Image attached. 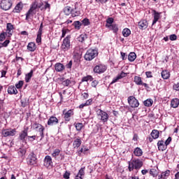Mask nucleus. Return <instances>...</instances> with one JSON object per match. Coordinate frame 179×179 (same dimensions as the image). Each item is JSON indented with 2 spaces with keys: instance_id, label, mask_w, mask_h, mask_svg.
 <instances>
[{
  "instance_id": "59",
  "label": "nucleus",
  "mask_w": 179,
  "mask_h": 179,
  "mask_svg": "<svg viewBox=\"0 0 179 179\" xmlns=\"http://www.w3.org/2000/svg\"><path fill=\"white\" fill-rule=\"evenodd\" d=\"M169 40H171V41H176V40H177V35L176 34H171L169 36Z\"/></svg>"
},
{
  "instance_id": "11",
  "label": "nucleus",
  "mask_w": 179,
  "mask_h": 179,
  "mask_svg": "<svg viewBox=\"0 0 179 179\" xmlns=\"http://www.w3.org/2000/svg\"><path fill=\"white\" fill-rule=\"evenodd\" d=\"M29 136V127L24 128V129L19 134L18 139L22 143L26 142V138Z\"/></svg>"
},
{
  "instance_id": "10",
  "label": "nucleus",
  "mask_w": 179,
  "mask_h": 179,
  "mask_svg": "<svg viewBox=\"0 0 179 179\" xmlns=\"http://www.w3.org/2000/svg\"><path fill=\"white\" fill-rule=\"evenodd\" d=\"M34 129H38V132L40 134V136L41 139L44 138V131H45V127L43 126V124L37 123V122H35L32 125Z\"/></svg>"
},
{
  "instance_id": "51",
  "label": "nucleus",
  "mask_w": 179,
  "mask_h": 179,
  "mask_svg": "<svg viewBox=\"0 0 179 179\" xmlns=\"http://www.w3.org/2000/svg\"><path fill=\"white\" fill-rule=\"evenodd\" d=\"M23 80H20L18 83L15 84V88L16 89H22L23 87Z\"/></svg>"
},
{
  "instance_id": "28",
  "label": "nucleus",
  "mask_w": 179,
  "mask_h": 179,
  "mask_svg": "<svg viewBox=\"0 0 179 179\" xmlns=\"http://www.w3.org/2000/svg\"><path fill=\"white\" fill-rule=\"evenodd\" d=\"M134 156H136L137 157H141L143 155V151L141 148L137 147L134 150Z\"/></svg>"
},
{
  "instance_id": "35",
  "label": "nucleus",
  "mask_w": 179,
  "mask_h": 179,
  "mask_svg": "<svg viewBox=\"0 0 179 179\" xmlns=\"http://www.w3.org/2000/svg\"><path fill=\"white\" fill-rule=\"evenodd\" d=\"M74 127H75L76 131H78V132H80V131H82V129H83L85 125H83V123L75 122Z\"/></svg>"
},
{
  "instance_id": "4",
  "label": "nucleus",
  "mask_w": 179,
  "mask_h": 179,
  "mask_svg": "<svg viewBox=\"0 0 179 179\" xmlns=\"http://www.w3.org/2000/svg\"><path fill=\"white\" fill-rule=\"evenodd\" d=\"M99 55V52L96 49H89L85 56L84 58L85 61H92V59H94L96 57Z\"/></svg>"
},
{
  "instance_id": "50",
  "label": "nucleus",
  "mask_w": 179,
  "mask_h": 179,
  "mask_svg": "<svg viewBox=\"0 0 179 179\" xmlns=\"http://www.w3.org/2000/svg\"><path fill=\"white\" fill-rule=\"evenodd\" d=\"M6 36H8V34L6 32H2L0 34V41H3L5 38H6Z\"/></svg>"
},
{
  "instance_id": "16",
  "label": "nucleus",
  "mask_w": 179,
  "mask_h": 179,
  "mask_svg": "<svg viewBox=\"0 0 179 179\" xmlns=\"http://www.w3.org/2000/svg\"><path fill=\"white\" fill-rule=\"evenodd\" d=\"M43 166L48 169V167H51L52 166V158L51 156L46 155L43 160Z\"/></svg>"
},
{
  "instance_id": "34",
  "label": "nucleus",
  "mask_w": 179,
  "mask_h": 179,
  "mask_svg": "<svg viewBox=\"0 0 179 179\" xmlns=\"http://www.w3.org/2000/svg\"><path fill=\"white\" fill-rule=\"evenodd\" d=\"M151 136L154 139H157L160 136V132L157 129H153L150 134Z\"/></svg>"
},
{
  "instance_id": "60",
  "label": "nucleus",
  "mask_w": 179,
  "mask_h": 179,
  "mask_svg": "<svg viewBox=\"0 0 179 179\" xmlns=\"http://www.w3.org/2000/svg\"><path fill=\"white\" fill-rule=\"evenodd\" d=\"M82 96L83 100H87V99H89V93L84 92L82 94Z\"/></svg>"
},
{
  "instance_id": "20",
  "label": "nucleus",
  "mask_w": 179,
  "mask_h": 179,
  "mask_svg": "<svg viewBox=\"0 0 179 179\" xmlns=\"http://www.w3.org/2000/svg\"><path fill=\"white\" fill-rule=\"evenodd\" d=\"M157 146L158 150H159V152H164V150L167 149V146L163 140H160L157 142Z\"/></svg>"
},
{
  "instance_id": "45",
  "label": "nucleus",
  "mask_w": 179,
  "mask_h": 179,
  "mask_svg": "<svg viewBox=\"0 0 179 179\" xmlns=\"http://www.w3.org/2000/svg\"><path fill=\"white\" fill-rule=\"evenodd\" d=\"M80 15V11L77 10L76 8L75 9L73 8L71 11V17H76V16H79Z\"/></svg>"
},
{
  "instance_id": "47",
  "label": "nucleus",
  "mask_w": 179,
  "mask_h": 179,
  "mask_svg": "<svg viewBox=\"0 0 179 179\" xmlns=\"http://www.w3.org/2000/svg\"><path fill=\"white\" fill-rule=\"evenodd\" d=\"M44 3L45 5L43 9H44V10H48V11H50V10L51 9V4H50L48 1H44Z\"/></svg>"
},
{
  "instance_id": "38",
  "label": "nucleus",
  "mask_w": 179,
  "mask_h": 179,
  "mask_svg": "<svg viewBox=\"0 0 179 179\" xmlns=\"http://www.w3.org/2000/svg\"><path fill=\"white\" fill-rule=\"evenodd\" d=\"M128 59L130 62H134L136 59V54L135 52H130L128 55Z\"/></svg>"
},
{
  "instance_id": "6",
  "label": "nucleus",
  "mask_w": 179,
  "mask_h": 179,
  "mask_svg": "<svg viewBox=\"0 0 179 179\" xmlns=\"http://www.w3.org/2000/svg\"><path fill=\"white\" fill-rule=\"evenodd\" d=\"M127 101L131 108H138L139 107V101L134 96H129Z\"/></svg>"
},
{
  "instance_id": "57",
  "label": "nucleus",
  "mask_w": 179,
  "mask_h": 179,
  "mask_svg": "<svg viewBox=\"0 0 179 179\" xmlns=\"http://www.w3.org/2000/svg\"><path fill=\"white\" fill-rule=\"evenodd\" d=\"M97 85H99V80H93L91 83V86L92 87H97Z\"/></svg>"
},
{
  "instance_id": "14",
  "label": "nucleus",
  "mask_w": 179,
  "mask_h": 179,
  "mask_svg": "<svg viewBox=\"0 0 179 179\" xmlns=\"http://www.w3.org/2000/svg\"><path fill=\"white\" fill-rule=\"evenodd\" d=\"M134 82L138 86H144L145 89H149V85L143 83V81H142V77L141 76H134Z\"/></svg>"
},
{
  "instance_id": "46",
  "label": "nucleus",
  "mask_w": 179,
  "mask_h": 179,
  "mask_svg": "<svg viewBox=\"0 0 179 179\" xmlns=\"http://www.w3.org/2000/svg\"><path fill=\"white\" fill-rule=\"evenodd\" d=\"M21 106L23 108L27 107V106H29V100L27 99V98H24L21 99Z\"/></svg>"
},
{
  "instance_id": "18",
  "label": "nucleus",
  "mask_w": 179,
  "mask_h": 179,
  "mask_svg": "<svg viewBox=\"0 0 179 179\" xmlns=\"http://www.w3.org/2000/svg\"><path fill=\"white\" fill-rule=\"evenodd\" d=\"M13 29H15V27H13V24H12V23H7L6 33L8 37H12V34L13 33Z\"/></svg>"
},
{
  "instance_id": "64",
  "label": "nucleus",
  "mask_w": 179,
  "mask_h": 179,
  "mask_svg": "<svg viewBox=\"0 0 179 179\" xmlns=\"http://www.w3.org/2000/svg\"><path fill=\"white\" fill-rule=\"evenodd\" d=\"M173 90H176V92H179V83L173 85Z\"/></svg>"
},
{
  "instance_id": "33",
  "label": "nucleus",
  "mask_w": 179,
  "mask_h": 179,
  "mask_svg": "<svg viewBox=\"0 0 179 179\" xmlns=\"http://www.w3.org/2000/svg\"><path fill=\"white\" fill-rule=\"evenodd\" d=\"M179 106V99L177 98L173 99L171 101V106L173 107V108H177Z\"/></svg>"
},
{
  "instance_id": "13",
  "label": "nucleus",
  "mask_w": 179,
  "mask_h": 179,
  "mask_svg": "<svg viewBox=\"0 0 179 179\" xmlns=\"http://www.w3.org/2000/svg\"><path fill=\"white\" fill-rule=\"evenodd\" d=\"M1 134L4 138L8 136H15L16 135V129H6L1 132Z\"/></svg>"
},
{
  "instance_id": "49",
  "label": "nucleus",
  "mask_w": 179,
  "mask_h": 179,
  "mask_svg": "<svg viewBox=\"0 0 179 179\" xmlns=\"http://www.w3.org/2000/svg\"><path fill=\"white\" fill-rule=\"evenodd\" d=\"M18 155H19V156L22 157V156H24L26 155V150L20 148L18 150Z\"/></svg>"
},
{
  "instance_id": "55",
  "label": "nucleus",
  "mask_w": 179,
  "mask_h": 179,
  "mask_svg": "<svg viewBox=\"0 0 179 179\" xmlns=\"http://www.w3.org/2000/svg\"><path fill=\"white\" fill-rule=\"evenodd\" d=\"M37 138V136H28V140L29 142H34L36 141V138Z\"/></svg>"
},
{
  "instance_id": "58",
  "label": "nucleus",
  "mask_w": 179,
  "mask_h": 179,
  "mask_svg": "<svg viewBox=\"0 0 179 179\" xmlns=\"http://www.w3.org/2000/svg\"><path fill=\"white\" fill-rule=\"evenodd\" d=\"M114 22V18L113 17H109L106 20V24H113Z\"/></svg>"
},
{
  "instance_id": "8",
  "label": "nucleus",
  "mask_w": 179,
  "mask_h": 179,
  "mask_svg": "<svg viewBox=\"0 0 179 179\" xmlns=\"http://www.w3.org/2000/svg\"><path fill=\"white\" fill-rule=\"evenodd\" d=\"M98 117H100V120L103 122H107L108 121L109 115L107 112L101 110V109H98L96 111Z\"/></svg>"
},
{
  "instance_id": "37",
  "label": "nucleus",
  "mask_w": 179,
  "mask_h": 179,
  "mask_svg": "<svg viewBox=\"0 0 179 179\" xmlns=\"http://www.w3.org/2000/svg\"><path fill=\"white\" fill-rule=\"evenodd\" d=\"M162 78H164V80L169 79L170 78V72L167 70H164L162 71Z\"/></svg>"
},
{
  "instance_id": "9",
  "label": "nucleus",
  "mask_w": 179,
  "mask_h": 179,
  "mask_svg": "<svg viewBox=\"0 0 179 179\" xmlns=\"http://www.w3.org/2000/svg\"><path fill=\"white\" fill-rule=\"evenodd\" d=\"M12 0H1L0 3V8L3 10H9L12 8Z\"/></svg>"
},
{
  "instance_id": "52",
  "label": "nucleus",
  "mask_w": 179,
  "mask_h": 179,
  "mask_svg": "<svg viewBox=\"0 0 179 179\" xmlns=\"http://www.w3.org/2000/svg\"><path fill=\"white\" fill-rule=\"evenodd\" d=\"M85 169H86V167H85V166L81 168L78 173V176H83V177L85 176Z\"/></svg>"
},
{
  "instance_id": "29",
  "label": "nucleus",
  "mask_w": 179,
  "mask_h": 179,
  "mask_svg": "<svg viewBox=\"0 0 179 179\" xmlns=\"http://www.w3.org/2000/svg\"><path fill=\"white\" fill-rule=\"evenodd\" d=\"M106 27H108L109 30H113V33H117V31H118V25L116 24H106Z\"/></svg>"
},
{
  "instance_id": "3",
  "label": "nucleus",
  "mask_w": 179,
  "mask_h": 179,
  "mask_svg": "<svg viewBox=\"0 0 179 179\" xmlns=\"http://www.w3.org/2000/svg\"><path fill=\"white\" fill-rule=\"evenodd\" d=\"M71 35H68L66 38H64L61 45L62 51L66 52V51H69L70 48H72V45L71 44Z\"/></svg>"
},
{
  "instance_id": "63",
  "label": "nucleus",
  "mask_w": 179,
  "mask_h": 179,
  "mask_svg": "<svg viewBox=\"0 0 179 179\" xmlns=\"http://www.w3.org/2000/svg\"><path fill=\"white\" fill-rule=\"evenodd\" d=\"M72 64H73L72 60L69 61V63L67 64H66V68H67V69H71Z\"/></svg>"
},
{
  "instance_id": "23",
  "label": "nucleus",
  "mask_w": 179,
  "mask_h": 179,
  "mask_svg": "<svg viewBox=\"0 0 179 179\" xmlns=\"http://www.w3.org/2000/svg\"><path fill=\"white\" fill-rule=\"evenodd\" d=\"M80 145H82V140L80 139V137H78L73 143V148L74 149H78V148L80 147Z\"/></svg>"
},
{
  "instance_id": "15",
  "label": "nucleus",
  "mask_w": 179,
  "mask_h": 179,
  "mask_svg": "<svg viewBox=\"0 0 179 179\" xmlns=\"http://www.w3.org/2000/svg\"><path fill=\"white\" fill-rule=\"evenodd\" d=\"M59 120L55 116H50L48 120V125L49 127H54V125H58Z\"/></svg>"
},
{
  "instance_id": "39",
  "label": "nucleus",
  "mask_w": 179,
  "mask_h": 179,
  "mask_svg": "<svg viewBox=\"0 0 179 179\" xmlns=\"http://www.w3.org/2000/svg\"><path fill=\"white\" fill-rule=\"evenodd\" d=\"M73 26L76 30H80V27H82V22L80 21H75L73 23Z\"/></svg>"
},
{
  "instance_id": "53",
  "label": "nucleus",
  "mask_w": 179,
  "mask_h": 179,
  "mask_svg": "<svg viewBox=\"0 0 179 179\" xmlns=\"http://www.w3.org/2000/svg\"><path fill=\"white\" fill-rule=\"evenodd\" d=\"M82 23L84 26H89V24H90V21H89V19L85 18L82 20Z\"/></svg>"
},
{
  "instance_id": "44",
  "label": "nucleus",
  "mask_w": 179,
  "mask_h": 179,
  "mask_svg": "<svg viewBox=\"0 0 179 179\" xmlns=\"http://www.w3.org/2000/svg\"><path fill=\"white\" fill-rule=\"evenodd\" d=\"M93 76H85V77H83L82 79H81V82H89V80L90 81V82H92V80H93Z\"/></svg>"
},
{
  "instance_id": "43",
  "label": "nucleus",
  "mask_w": 179,
  "mask_h": 179,
  "mask_svg": "<svg viewBox=\"0 0 179 179\" xmlns=\"http://www.w3.org/2000/svg\"><path fill=\"white\" fill-rule=\"evenodd\" d=\"M41 36H43V32H37V36H36V43L38 44V45H40V44H41Z\"/></svg>"
},
{
  "instance_id": "31",
  "label": "nucleus",
  "mask_w": 179,
  "mask_h": 179,
  "mask_svg": "<svg viewBox=\"0 0 179 179\" xmlns=\"http://www.w3.org/2000/svg\"><path fill=\"white\" fill-rule=\"evenodd\" d=\"M73 8H71V6H66L63 9V12L66 16H69L72 15V10Z\"/></svg>"
},
{
  "instance_id": "56",
  "label": "nucleus",
  "mask_w": 179,
  "mask_h": 179,
  "mask_svg": "<svg viewBox=\"0 0 179 179\" xmlns=\"http://www.w3.org/2000/svg\"><path fill=\"white\" fill-rule=\"evenodd\" d=\"M9 43H10V41L7 39L3 43H1V46L6 48L9 45Z\"/></svg>"
},
{
  "instance_id": "61",
  "label": "nucleus",
  "mask_w": 179,
  "mask_h": 179,
  "mask_svg": "<svg viewBox=\"0 0 179 179\" xmlns=\"http://www.w3.org/2000/svg\"><path fill=\"white\" fill-rule=\"evenodd\" d=\"M171 141H172V138H171V137L169 136V137L166 140V141L164 142L165 145H166V146H169V145H170V143H171Z\"/></svg>"
},
{
  "instance_id": "42",
  "label": "nucleus",
  "mask_w": 179,
  "mask_h": 179,
  "mask_svg": "<svg viewBox=\"0 0 179 179\" xmlns=\"http://www.w3.org/2000/svg\"><path fill=\"white\" fill-rule=\"evenodd\" d=\"M87 38V35L86 34H81L79 37L77 38L78 41L80 43H84L85 40Z\"/></svg>"
},
{
  "instance_id": "21",
  "label": "nucleus",
  "mask_w": 179,
  "mask_h": 179,
  "mask_svg": "<svg viewBox=\"0 0 179 179\" xmlns=\"http://www.w3.org/2000/svg\"><path fill=\"white\" fill-rule=\"evenodd\" d=\"M148 25L149 23H148V21L146 20H141L138 22V27L141 30H145V29H148Z\"/></svg>"
},
{
  "instance_id": "32",
  "label": "nucleus",
  "mask_w": 179,
  "mask_h": 179,
  "mask_svg": "<svg viewBox=\"0 0 179 179\" xmlns=\"http://www.w3.org/2000/svg\"><path fill=\"white\" fill-rule=\"evenodd\" d=\"M34 71L31 70L29 73L25 75V82L26 83H29L30 80H31V78H33V73Z\"/></svg>"
},
{
  "instance_id": "27",
  "label": "nucleus",
  "mask_w": 179,
  "mask_h": 179,
  "mask_svg": "<svg viewBox=\"0 0 179 179\" xmlns=\"http://www.w3.org/2000/svg\"><path fill=\"white\" fill-rule=\"evenodd\" d=\"M7 92L8 94H17V89L13 85L9 86Z\"/></svg>"
},
{
  "instance_id": "25",
  "label": "nucleus",
  "mask_w": 179,
  "mask_h": 179,
  "mask_svg": "<svg viewBox=\"0 0 179 179\" xmlns=\"http://www.w3.org/2000/svg\"><path fill=\"white\" fill-rule=\"evenodd\" d=\"M169 177H170V170H166L158 176V179H167Z\"/></svg>"
},
{
  "instance_id": "40",
  "label": "nucleus",
  "mask_w": 179,
  "mask_h": 179,
  "mask_svg": "<svg viewBox=\"0 0 179 179\" xmlns=\"http://www.w3.org/2000/svg\"><path fill=\"white\" fill-rule=\"evenodd\" d=\"M143 104L145 107H152L153 106V100L152 99H147L144 101Z\"/></svg>"
},
{
  "instance_id": "24",
  "label": "nucleus",
  "mask_w": 179,
  "mask_h": 179,
  "mask_svg": "<svg viewBox=\"0 0 179 179\" xmlns=\"http://www.w3.org/2000/svg\"><path fill=\"white\" fill-rule=\"evenodd\" d=\"M22 9H23V3L20 2L15 6L13 12H14V13H20V12H22Z\"/></svg>"
},
{
  "instance_id": "30",
  "label": "nucleus",
  "mask_w": 179,
  "mask_h": 179,
  "mask_svg": "<svg viewBox=\"0 0 179 179\" xmlns=\"http://www.w3.org/2000/svg\"><path fill=\"white\" fill-rule=\"evenodd\" d=\"M153 13H154V20L152 21V25L156 24L159 19H160V13H157L156 10H153Z\"/></svg>"
},
{
  "instance_id": "62",
  "label": "nucleus",
  "mask_w": 179,
  "mask_h": 179,
  "mask_svg": "<svg viewBox=\"0 0 179 179\" xmlns=\"http://www.w3.org/2000/svg\"><path fill=\"white\" fill-rule=\"evenodd\" d=\"M71 176V173L66 171L63 175V178L65 179H69V176Z\"/></svg>"
},
{
  "instance_id": "17",
  "label": "nucleus",
  "mask_w": 179,
  "mask_h": 179,
  "mask_svg": "<svg viewBox=\"0 0 179 179\" xmlns=\"http://www.w3.org/2000/svg\"><path fill=\"white\" fill-rule=\"evenodd\" d=\"M127 76V73H124L122 71L121 73L118 74L116 78H113L112 82L110 83V85H114V83H117L120 80V79H122V78H125Z\"/></svg>"
},
{
  "instance_id": "48",
  "label": "nucleus",
  "mask_w": 179,
  "mask_h": 179,
  "mask_svg": "<svg viewBox=\"0 0 179 179\" xmlns=\"http://www.w3.org/2000/svg\"><path fill=\"white\" fill-rule=\"evenodd\" d=\"M59 153H61V150L59 149H55L52 154V157H55V159H57V156H59Z\"/></svg>"
},
{
  "instance_id": "22",
  "label": "nucleus",
  "mask_w": 179,
  "mask_h": 179,
  "mask_svg": "<svg viewBox=\"0 0 179 179\" xmlns=\"http://www.w3.org/2000/svg\"><path fill=\"white\" fill-rule=\"evenodd\" d=\"M55 69L56 72H62L63 71H65V66H64L62 63H56Z\"/></svg>"
},
{
  "instance_id": "2",
  "label": "nucleus",
  "mask_w": 179,
  "mask_h": 179,
  "mask_svg": "<svg viewBox=\"0 0 179 179\" xmlns=\"http://www.w3.org/2000/svg\"><path fill=\"white\" fill-rule=\"evenodd\" d=\"M43 5H44L43 3H41L38 4L37 3V1L32 3L30 8L25 14V16H26L25 20L29 21V19H31V17H33L34 15L37 13V11L36 10V9H37V8H41Z\"/></svg>"
},
{
  "instance_id": "36",
  "label": "nucleus",
  "mask_w": 179,
  "mask_h": 179,
  "mask_svg": "<svg viewBox=\"0 0 179 179\" xmlns=\"http://www.w3.org/2000/svg\"><path fill=\"white\" fill-rule=\"evenodd\" d=\"M80 58H82V55H80V52L74 51L73 52L74 61H76L77 62H80Z\"/></svg>"
},
{
  "instance_id": "19",
  "label": "nucleus",
  "mask_w": 179,
  "mask_h": 179,
  "mask_svg": "<svg viewBox=\"0 0 179 179\" xmlns=\"http://www.w3.org/2000/svg\"><path fill=\"white\" fill-rule=\"evenodd\" d=\"M149 173L150 176H151L154 178H156L159 176V168L154 166L153 168L150 169Z\"/></svg>"
},
{
  "instance_id": "7",
  "label": "nucleus",
  "mask_w": 179,
  "mask_h": 179,
  "mask_svg": "<svg viewBox=\"0 0 179 179\" xmlns=\"http://www.w3.org/2000/svg\"><path fill=\"white\" fill-rule=\"evenodd\" d=\"M62 114L64 115V121H66V122H69V121H71V117H73L75 115V112H73V109H70L69 110L64 109Z\"/></svg>"
},
{
  "instance_id": "26",
  "label": "nucleus",
  "mask_w": 179,
  "mask_h": 179,
  "mask_svg": "<svg viewBox=\"0 0 179 179\" xmlns=\"http://www.w3.org/2000/svg\"><path fill=\"white\" fill-rule=\"evenodd\" d=\"M37 46H36V43L34 42H30L27 45V50L31 52H34V50H36Z\"/></svg>"
},
{
  "instance_id": "5",
  "label": "nucleus",
  "mask_w": 179,
  "mask_h": 179,
  "mask_svg": "<svg viewBox=\"0 0 179 179\" xmlns=\"http://www.w3.org/2000/svg\"><path fill=\"white\" fill-rule=\"evenodd\" d=\"M27 163L28 166L36 167L37 166V155L34 152H31L27 158Z\"/></svg>"
},
{
  "instance_id": "41",
  "label": "nucleus",
  "mask_w": 179,
  "mask_h": 179,
  "mask_svg": "<svg viewBox=\"0 0 179 179\" xmlns=\"http://www.w3.org/2000/svg\"><path fill=\"white\" fill-rule=\"evenodd\" d=\"M122 35L124 36V37H129V36L131 35V30L128 28L124 29L122 31Z\"/></svg>"
},
{
  "instance_id": "1",
  "label": "nucleus",
  "mask_w": 179,
  "mask_h": 179,
  "mask_svg": "<svg viewBox=\"0 0 179 179\" xmlns=\"http://www.w3.org/2000/svg\"><path fill=\"white\" fill-rule=\"evenodd\" d=\"M128 164L129 171H134L135 170L136 173H138L143 166V161L139 159H133L128 162Z\"/></svg>"
},
{
  "instance_id": "54",
  "label": "nucleus",
  "mask_w": 179,
  "mask_h": 179,
  "mask_svg": "<svg viewBox=\"0 0 179 179\" xmlns=\"http://www.w3.org/2000/svg\"><path fill=\"white\" fill-rule=\"evenodd\" d=\"M71 83H72L71 82V80L69 79H66V80H64V81H63V86H69V85H71Z\"/></svg>"
},
{
  "instance_id": "12",
  "label": "nucleus",
  "mask_w": 179,
  "mask_h": 179,
  "mask_svg": "<svg viewBox=\"0 0 179 179\" xmlns=\"http://www.w3.org/2000/svg\"><path fill=\"white\" fill-rule=\"evenodd\" d=\"M107 71V66L103 64H99L94 67L93 71L94 73H98L99 75L101 73H104V72Z\"/></svg>"
}]
</instances>
